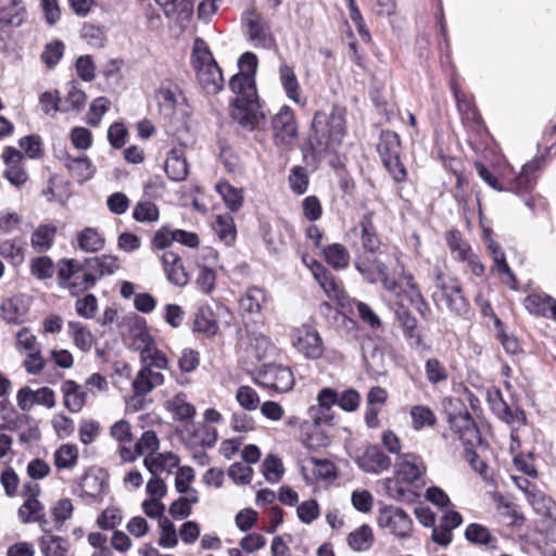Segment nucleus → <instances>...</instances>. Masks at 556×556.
Instances as JSON below:
<instances>
[{
  "mask_svg": "<svg viewBox=\"0 0 556 556\" xmlns=\"http://www.w3.org/2000/svg\"><path fill=\"white\" fill-rule=\"evenodd\" d=\"M229 88L235 94L230 108L231 118L242 129L254 130L264 118L260 111L255 78L252 75L236 74L229 80Z\"/></svg>",
  "mask_w": 556,
  "mask_h": 556,
  "instance_id": "nucleus-1",
  "label": "nucleus"
},
{
  "mask_svg": "<svg viewBox=\"0 0 556 556\" xmlns=\"http://www.w3.org/2000/svg\"><path fill=\"white\" fill-rule=\"evenodd\" d=\"M313 134L309 139L313 151L317 154L336 151L345 135V111L332 106L330 112L319 111L314 115Z\"/></svg>",
  "mask_w": 556,
  "mask_h": 556,
  "instance_id": "nucleus-2",
  "label": "nucleus"
},
{
  "mask_svg": "<svg viewBox=\"0 0 556 556\" xmlns=\"http://www.w3.org/2000/svg\"><path fill=\"white\" fill-rule=\"evenodd\" d=\"M346 236L355 253V266L358 261L380 262L376 254L380 250L381 240L374 225L372 212L364 214Z\"/></svg>",
  "mask_w": 556,
  "mask_h": 556,
  "instance_id": "nucleus-3",
  "label": "nucleus"
},
{
  "mask_svg": "<svg viewBox=\"0 0 556 556\" xmlns=\"http://www.w3.org/2000/svg\"><path fill=\"white\" fill-rule=\"evenodd\" d=\"M434 288L432 300L439 309L445 306L450 312L464 316L469 312L470 305L463 294L460 282L444 275L439 268L434 269Z\"/></svg>",
  "mask_w": 556,
  "mask_h": 556,
  "instance_id": "nucleus-4",
  "label": "nucleus"
},
{
  "mask_svg": "<svg viewBox=\"0 0 556 556\" xmlns=\"http://www.w3.org/2000/svg\"><path fill=\"white\" fill-rule=\"evenodd\" d=\"M60 286L68 289L72 294L89 290L94 287V278L86 274L80 263L74 258H63L58 264Z\"/></svg>",
  "mask_w": 556,
  "mask_h": 556,
  "instance_id": "nucleus-5",
  "label": "nucleus"
},
{
  "mask_svg": "<svg viewBox=\"0 0 556 556\" xmlns=\"http://www.w3.org/2000/svg\"><path fill=\"white\" fill-rule=\"evenodd\" d=\"M241 22L249 41L254 48L269 50L276 46L270 25L254 8L243 12Z\"/></svg>",
  "mask_w": 556,
  "mask_h": 556,
  "instance_id": "nucleus-6",
  "label": "nucleus"
},
{
  "mask_svg": "<svg viewBox=\"0 0 556 556\" xmlns=\"http://www.w3.org/2000/svg\"><path fill=\"white\" fill-rule=\"evenodd\" d=\"M254 381L276 392H288L294 386V377L290 367L281 364H264L255 374Z\"/></svg>",
  "mask_w": 556,
  "mask_h": 556,
  "instance_id": "nucleus-7",
  "label": "nucleus"
},
{
  "mask_svg": "<svg viewBox=\"0 0 556 556\" xmlns=\"http://www.w3.org/2000/svg\"><path fill=\"white\" fill-rule=\"evenodd\" d=\"M292 346L308 359H318L324 354V342L319 332L309 325L296 327L291 332Z\"/></svg>",
  "mask_w": 556,
  "mask_h": 556,
  "instance_id": "nucleus-8",
  "label": "nucleus"
},
{
  "mask_svg": "<svg viewBox=\"0 0 556 556\" xmlns=\"http://www.w3.org/2000/svg\"><path fill=\"white\" fill-rule=\"evenodd\" d=\"M155 99L164 118L170 121L178 114H185L186 98L176 84L163 81L155 91Z\"/></svg>",
  "mask_w": 556,
  "mask_h": 556,
  "instance_id": "nucleus-9",
  "label": "nucleus"
},
{
  "mask_svg": "<svg viewBox=\"0 0 556 556\" xmlns=\"http://www.w3.org/2000/svg\"><path fill=\"white\" fill-rule=\"evenodd\" d=\"M377 520L380 528L399 538H406L410 533L413 521L402 508L387 506L380 509Z\"/></svg>",
  "mask_w": 556,
  "mask_h": 556,
  "instance_id": "nucleus-10",
  "label": "nucleus"
},
{
  "mask_svg": "<svg viewBox=\"0 0 556 556\" xmlns=\"http://www.w3.org/2000/svg\"><path fill=\"white\" fill-rule=\"evenodd\" d=\"M356 270L362 277L369 283H376L381 281L383 288L389 291L392 295L399 296L402 287L394 279L389 277L387 266L380 261L378 263H368V261H358L356 264Z\"/></svg>",
  "mask_w": 556,
  "mask_h": 556,
  "instance_id": "nucleus-11",
  "label": "nucleus"
},
{
  "mask_svg": "<svg viewBox=\"0 0 556 556\" xmlns=\"http://www.w3.org/2000/svg\"><path fill=\"white\" fill-rule=\"evenodd\" d=\"M450 426L465 447H473L481 443L480 432L468 410L450 416Z\"/></svg>",
  "mask_w": 556,
  "mask_h": 556,
  "instance_id": "nucleus-12",
  "label": "nucleus"
},
{
  "mask_svg": "<svg viewBox=\"0 0 556 556\" xmlns=\"http://www.w3.org/2000/svg\"><path fill=\"white\" fill-rule=\"evenodd\" d=\"M422 458L414 453L399 455L394 464L397 480L413 484L426 473Z\"/></svg>",
  "mask_w": 556,
  "mask_h": 556,
  "instance_id": "nucleus-13",
  "label": "nucleus"
},
{
  "mask_svg": "<svg viewBox=\"0 0 556 556\" xmlns=\"http://www.w3.org/2000/svg\"><path fill=\"white\" fill-rule=\"evenodd\" d=\"M338 393L331 388H324L317 395V405L308 408V416L315 426L331 425L334 418L332 410L337 404Z\"/></svg>",
  "mask_w": 556,
  "mask_h": 556,
  "instance_id": "nucleus-14",
  "label": "nucleus"
},
{
  "mask_svg": "<svg viewBox=\"0 0 556 556\" xmlns=\"http://www.w3.org/2000/svg\"><path fill=\"white\" fill-rule=\"evenodd\" d=\"M395 317L409 346L418 352L428 351L429 346L422 339L417 326V319L407 307L400 304L395 309Z\"/></svg>",
  "mask_w": 556,
  "mask_h": 556,
  "instance_id": "nucleus-15",
  "label": "nucleus"
},
{
  "mask_svg": "<svg viewBox=\"0 0 556 556\" xmlns=\"http://www.w3.org/2000/svg\"><path fill=\"white\" fill-rule=\"evenodd\" d=\"M164 380V375L161 371L141 366L132 380L135 393L132 401H136L139 407H142L143 397L155 388L161 387Z\"/></svg>",
  "mask_w": 556,
  "mask_h": 556,
  "instance_id": "nucleus-16",
  "label": "nucleus"
},
{
  "mask_svg": "<svg viewBox=\"0 0 556 556\" xmlns=\"http://www.w3.org/2000/svg\"><path fill=\"white\" fill-rule=\"evenodd\" d=\"M488 402L492 412L503 421L509 425H523L526 415L519 407L509 406L503 399V394L498 389L488 391Z\"/></svg>",
  "mask_w": 556,
  "mask_h": 556,
  "instance_id": "nucleus-17",
  "label": "nucleus"
},
{
  "mask_svg": "<svg viewBox=\"0 0 556 556\" xmlns=\"http://www.w3.org/2000/svg\"><path fill=\"white\" fill-rule=\"evenodd\" d=\"M540 168V161L533 160L522 166L521 173L510 182L509 190L520 197H525V204L533 208V201L528 194L534 187L535 180L532 174Z\"/></svg>",
  "mask_w": 556,
  "mask_h": 556,
  "instance_id": "nucleus-18",
  "label": "nucleus"
},
{
  "mask_svg": "<svg viewBox=\"0 0 556 556\" xmlns=\"http://www.w3.org/2000/svg\"><path fill=\"white\" fill-rule=\"evenodd\" d=\"M356 464L368 473H381L392 466L391 458L377 445H369L356 458Z\"/></svg>",
  "mask_w": 556,
  "mask_h": 556,
  "instance_id": "nucleus-19",
  "label": "nucleus"
},
{
  "mask_svg": "<svg viewBox=\"0 0 556 556\" xmlns=\"http://www.w3.org/2000/svg\"><path fill=\"white\" fill-rule=\"evenodd\" d=\"M58 157L78 182L91 179L96 173V167L86 155L73 156L64 151Z\"/></svg>",
  "mask_w": 556,
  "mask_h": 556,
  "instance_id": "nucleus-20",
  "label": "nucleus"
},
{
  "mask_svg": "<svg viewBox=\"0 0 556 556\" xmlns=\"http://www.w3.org/2000/svg\"><path fill=\"white\" fill-rule=\"evenodd\" d=\"M28 13L23 0H10L0 7V30L7 31L21 27L27 20Z\"/></svg>",
  "mask_w": 556,
  "mask_h": 556,
  "instance_id": "nucleus-21",
  "label": "nucleus"
},
{
  "mask_svg": "<svg viewBox=\"0 0 556 556\" xmlns=\"http://www.w3.org/2000/svg\"><path fill=\"white\" fill-rule=\"evenodd\" d=\"M275 138L281 143H288L296 136V125L293 112L288 106H282L273 118Z\"/></svg>",
  "mask_w": 556,
  "mask_h": 556,
  "instance_id": "nucleus-22",
  "label": "nucleus"
},
{
  "mask_svg": "<svg viewBox=\"0 0 556 556\" xmlns=\"http://www.w3.org/2000/svg\"><path fill=\"white\" fill-rule=\"evenodd\" d=\"M140 340L144 344L139 355L141 366L159 371L166 369L168 366L167 357L156 348L154 340L149 334H142Z\"/></svg>",
  "mask_w": 556,
  "mask_h": 556,
  "instance_id": "nucleus-23",
  "label": "nucleus"
},
{
  "mask_svg": "<svg viewBox=\"0 0 556 556\" xmlns=\"http://www.w3.org/2000/svg\"><path fill=\"white\" fill-rule=\"evenodd\" d=\"M161 262L167 280L178 287H184L188 282V275L182 265L180 256L173 251H165L161 255Z\"/></svg>",
  "mask_w": 556,
  "mask_h": 556,
  "instance_id": "nucleus-24",
  "label": "nucleus"
},
{
  "mask_svg": "<svg viewBox=\"0 0 556 556\" xmlns=\"http://www.w3.org/2000/svg\"><path fill=\"white\" fill-rule=\"evenodd\" d=\"M197 77L202 88L207 93L216 94L224 86V77L217 63L195 68Z\"/></svg>",
  "mask_w": 556,
  "mask_h": 556,
  "instance_id": "nucleus-25",
  "label": "nucleus"
},
{
  "mask_svg": "<svg viewBox=\"0 0 556 556\" xmlns=\"http://www.w3.org/2000/svg\"><path fill=\"white\" fill-rule=\"evenodd\" d=\"M22 523H38L42 529L48 525L45 505L38 500H24L17 510Z\"/></svg>",
  "mask_w": 556,
  "mask_h": 556,
  "instance_id": "nucleus-26",
  "label": "nucleus"
},
{
  "mask_svg": "<svg viewBox=\"0 0 556 556\" xmlns=\"http://www.w3.org/2000/svg\"><path fill=\"white\" fill-rule=\"evenodd\" d=\"M64 406L72 413H78L86 404L87 392L74 380H65L61 386Z\"/></svg>",
  "mask_w": 556,
  "mask_h": 556,
  "instance_id": "nucleus-27",
  "label": "nucleus"
},
{
  "mask_svg": "<svg viewBox=\"0 0 556 556\" xmlns=\"http://www.w3.org/2000/svg\"><path fill=\"white\" fill-rule=\"evenodd\" d=\"M179 457L174 453H159L156 455H147L143 465L152 476H159L163 471L170 473L173 469L179 466Z\"/></svg>",
  "mask_w": 556,
  "mask_h": 556,
  "instance_id": "nucleus-28",
  "label": "nucleus"
},
{
  "mask_svg": "<svg viewBox=\"0 0 556 556\" xmlns=\"http://www.w3.org/2000/svg\"><path fill=\"white\" fill-rule=\"evenodd\" d=\"M525 306L532 314L541 315L556 321V300L552 296H542L533 293L526 298Z\"/></svg>",
  "mask_w": 556,
  "mask_h": 556,
  "instance_id": "nucleus-29",
  "label": "nucleus"
},
{
  "mask_svg": "<svg viewBox=\"0 0 556 556\" xmlns=\"http://www.w3.org/2000/svg\"><path fill=\"white\" fill-rule=\"evenodd\" d=\"M314 278L318 281L325 293L329 299H340L344 293L341 285L336 280L333 275L321 264L314 262L313 265Z\"/></svg>",
  "mask_w": 556,
  "mask_h": 556,
  "instance_id": "nucleus-30",
  "label": "nucleus"
},
{
  "mask_svg": "<svg viewBox=\"0 0 556 556\" xmlns=\"http://www.w3.org/2000/svg\"><path fill=\"white\" fill-rule=\"evenodd\" d=\"M58 228L53 224H40L30 236V243L37 253L48 252L54 244Z\"/></svg>",
  "mask_w": 556,
  "mask_h": 556,
  "instance_id": "nucleus-31",
  "label": "nucleus"
},
{
  "mask_svg": "<svg viewBox=\"0 0 556 556\" xmlns=\"http://www.w3.org/2000/svg\"><path fill=\"white\" fill-rule=\"evenodd\" d=\"M219 329L213 309L208 305L200 306L195 313L193 330L201 332L205 337H214Z\"/></svg>",
  "mask_w": 556,
  "mask_h": 556,
  "instance_id": "nucleus-32",
  "label": "nucleus"
},
{
  "mask_svg": "<svg viewBox=\"0 0 556 556\" xmlns=\"http://www.w3.org/2000/svg\"><path fill=\"white\" fill-rule=\"evenodd\" d=\"M279 78L287 97L294 103L304 105L305 99L301 98L300 85L293 68L287 64L280 65Z\"/></svg>",
  "mask_w": 556,
  "mask_h": 556,
  "instance_id": "nucleus-33",
  "label": "nucleus"
},
{
  "mask_svg": "<svg viewBox=\"0 0 556 556\" xmlns=\"http://www.w3.org/2000/svg\"><path fill=\"white\" fill-rule=\"evenodd\" d=\"M76 248L86 253H96L104 248V237L94 228L87 227L76 237Z\"/></svg>",
  "mask_w": 556,
  "mask_h": 556,
  "instance_id": "nucleus-34",
  "label": "nucleus"
},
{
  "mask_svg": "<svg viewBox=\"0 0 556 556\" xmlns=\"http://www.w3.org/2000/svg\"><path fill=\"white\" fill-rule=\"evenodd\" d=\"M267 302L266 291L258 287H251L240 299L239 306L243 313L258 314Z\"/></svg>",
  "mask_w": 556,
  "mask_h": 556,
  "instance_id": "nucleus-35",
  "label": "nucleus"
},
{
  "mask_svg": "<svg viewBox=\"0 0 556 556\" xmlns=\"http://www.w3.org/2000/svg\"><path fill=\"white\" fill-rule=\"evenodd\" d=\"M26 242L22 239H7L0 243V255L12 266L18 267L25 261Z\"/></svg>",
  "mask_w": 556,
  "mask_h": 556,
  "instance_id": "nucleus-36",
  "label": "nucleus"
},
{
  "mask_svg": "<svg viewBox=\"0 0 556 556\" xmlns=\"http://www.w3.org/2000/svg\"><path fill=\"white\" fill-rule=\"evenodd\" d=\"M401 150V140L396 132L391 130L381 132L378 143V153L382 162L400 156Z\"/></svg>",
  "mask_w": 556,
  "mask_h": 556,
  "instance_id": "nucleus-37",
  "label": "nucleus"
},
{
  "mask_svg": "<svg viewBox=\"0 0 556 556\" xmlns=\"http://www.w3.org/2000/svg\"><path fill=\"white\" fill-rule=\"evenodd\" d=\"M165 172L169 179L182 181L188 176V164L179 150H172L165 162Z\"/></svg>",
  "mask_w": 556,
  "mask_h": 556,
  "instance_id": "nucleus-38",
  "label": "nucleus"
},
{
  "mask_svg": "<svg viewBox=\"0 0 556 556\" xmlns=\"http://www.w3.org/2000/svg\"><path fill=\"white\" fill-rule=\"evenodd\" d=\"M247 349L254 358L261 361L274 349L270 339L263 332L247 330Z\"/></svg>",
  "mask_w": 556,
  "mask_h": 556,
  "instance_id": "nucleus-39",
  "label": "nucleus"
},
{
  "mask_svg": "<svg viewBox=\"0 0 556 556\" xmlns=\"http://www.w3.org/2000/svg\"><path fill=\"white\" fill-rule=\"evenodd\" d=\"M374 533L368 525H362L348 535V544L354 552H366L374 544Z\"/></svg>",
  "mask_w": 556,
  "mask_h": 556,
  "instance_id": "nucleus-40",
  "label": "nucleus"
},
{
  "mask_svg": "<svg viewBox=\"0 0 556 556\" xmlns=\"http://www.w3.org/2000/svg\"><path fill=\"white\" fill-rule=\"evenodd\" d=\"M216 191L223 198L226 206L232 211H238L243 203V190L231 186L228 181L222 180L215 186Z\"/></svg>",
  "mask_w": 556,
  "mask_h": 556,
  "instance_id": "nucleus-41",
  "label": "nucleus"
},
{
  "mask_svg": "<svg viewBox=\"0 0 556 556\" xmlns=\"http://www.w3.org/2000/svg\"><path fill=\"white\" fill-rule=\"evenodd\" d=\"M166 407L177 420H188L195 415L194 406L187 402V396L184 393H179L167 401Z\"/></svg>",
  "mask_w": 556,
  "mask_h": 556,
  "instance_id": "nucleus-42",
  "label": "nucleus"
},
{
  "mask_svg": "<svg viewBox=\"0 0 556 556\" xmlns=\"http://www.w3.org/2000/svg\"><path fill=\"white\" fill-rule=\"evenodd\" d=\"M326 262L336 269H344L349 266L350 253L341 243H333L323 250Z\"/></svg>",
  "mask_w": 556,
  "mask_h": 556,
  "instance_id": "nucleus-43",
  "label": "nucleus"
},
{
  "mask_svg": "<svg viewBox=\"0 0 556 556\" xmlns=\"http://www.w3.org/2000/svg\"><path fill=\"white\" fill-rule=\"evenodd\" d=\"M446 244L455 258L462 261L472 252L470 244L463 239L459 230L451 229L445 233Z\"/></svg>",
  "mask_w": 556,
  "mask_h": 556,
  "instance_id": "nucleus-44",
  "label": "nucleus"
},
{
  "mask_svg": "<svg viewBox=\"0 0 556 556\" xmlns=\"http://www.w3.org/2000/svg\"><path fill=\"white\" fill-rule=\"evenodd\" d=\"M81 494L80 496L96 502L98 501L104 491V481L96 475L86 473L80 481Z\"/></svg>",
  "mask_w": 556,
  "mask_h": 556,
  "instance_id": "nucleus-45",
  "label": "nucleus"
},
{
  "mask_svg": "<svg viewBox=\"0 0 556 556\" xmlns=\"http://www.w3.org/2000/svg\"><path fill=\"white\" fill-rule=\"evenodd\" d=\"M78 459V448L73 444H62L53 454L54 465L58 470L72 469Z\"/></svg>",
  "mask_w": 556,
  "mask_h": 556,
  "instance_id": "nucleus-46",
  "label": "nucleus"
},
{
  "mask_svg": "<svg viewBox=\"0 0 556 556\" xmlns=\"http://www.w3.org/2000/svg\"><path fill=\"white\" fill-rule=\"evenodd\" d=\"M465 538L475 545H484L495 548V538L490 533L489 529L480 523H470L465 530Z\"/></svg>",
  "mask_w": 556,
  "mask_h": 556,
  "instance_id": "nucleus-47",
  "label": "nucleus"
},
{
  "mask_svg": "<svg viewBox=\"0 0 556 556\" xmlns=\"http://www.w3.org/2000/svg\"><path fill=\"white\" fill-rule=\"evenodd\" d=\"M26 311L20 298H10L1 304V315L7 323L21 324L24 320Z\"/></svg>",
  "mask_w": 556,
  "mask_h": 556,
  "instance_id": "nucleus-48",
  "label": "nucleus"
},
{
  "mask_svg": "<svg viewBox=\"0 0 556 556\" xmlns=\"http://www.w3.org/2000/svg\"><path fill=\"white\" fill-rule=\"evenodd\" d=\"M70 544L67 540L53 534L40 539V549L45 556H66Z\"/></svg>",
  "mask_w": 556,
  "mask_h": 556,
  "instance_id": "nucleus-49",
  "label": "nucleus"
},
{
  "mask_svg": "<svg viewBox=\"0 0 556 556\" xmlns=\"http://www.w3.org/2000/svg\"><path fill=\"white\" fill-rule=\"evenodd\" d=\"M68 333L74 340L75 345L84 352L89 351L93 344L91 332L78 321H68Z\"/></svg>",
  "mask_w": 556,
  "mask_h": 556,
  "instance_id": "nucleus-50",
  "label": "nucleus"
},
{
  "mask_svg": "<svg viewBox=\"0 0 556 556\" xmlns=\"http://www.w3.org/2000/svg\"><path fill=\"white\" fill-rule=\"evenodd\" d=\"M215 233L226 244L230 245L236 239L233 218L230 215H218L214 225Z\"/></svg>",
  "mask_w": 556,
  "mask_h": 556,
  "instance_id": "nucleus-51",
  "label": "nucleus"
},
{
  "mask_svg": "<svg viewBox=\"0 0 556 556\" xmlns=\"http://www.w3.org/2000/svg\"><path fill=\"white\" fill-rule=\"evenodd\" d=\"M527 501L538 515L542 517L552 516V509L555 507V502L551 496L546 495L541 490L536 489L534 492H532L527 497Z\"/></svg>",
  "mask_w": 556,
  "mask_h": 556,
  "instance_id": "nucleus-52",
  "label": "nucleus"
},
{
  "mask_svg": "<svg viewBox=\"0 0 556 556\" xmlns=\"http://www.w3.org/2000/svg\"><path fill=\"white\" fill-rule=\"evenodd\" d=\"M30 274L38 280H47L53 277L54 263L46 255L34 257L29 264Z\"/></svg>",
  "mask_w": 556,
  "mask_h": 556,
  "instance_id": "nucleus-53",
  "label": "nucleus"
},
{
  "mask_svg": "<svg viewBox=\"0 0 556 556\" xmlns=\"http://www.w3.org/2000/svg\"><path fill=\"white\" fill-rule=\"evenodd\" d=\"M412 425L415 430H421L425 427H431L435 424L434 413L424 405H415L410 408Z\"/></svg>",
  "mask_w": 556,
  "mask_h": 556,
  "instance_id": "nucleus-54",
  "label": "nucleus"
},
{
  "mask_svg": "<svg viewBox=\"0 0 556 556\" xmlns=\"http://www.w3.org/2000/svg\"><path fill=\"white\" fill-rule=\"evenodd\" d=\"M191 59H192V64H193L194 68H199L202 66H207L208 64L217 63L214 60L213 54H212L207 43L202 38H195L193 49H192Z\"/></svg>",
  "mask_w": 556,
  "mask_h": 556,
  "instance_id": "nucleus-55",
  "label": "nucleus"
},
{
  "mask_svg": "<svg viewBox=\"0 0 556 556\" xmlns=\"http://www.w3.org/2000/svg\"><path fill=\"white\" fill-rule=\"evenodd\" d=\"M66 97L64 99V112L70 110H80L87 100L86 93L78 88L75 81H70L66 85Z\"/></svg>",
  "mask_w": 556,
  "mask_h": 556,
  "instance_id": "nucleus-56",
  "label": "nucleus"
},
{
  "mask_svg": "<svg viewBox=\"0 0 556 556\" xmlns=\"http://www.w3.org/2000/svg\"><path fill=\"white\" fill-rule=\"evenodd\" d=\"M132 217L139 223H153L160 217L157 206L151 201H139L132 212Z\"/></svg>",
  "mask_w": 556,
  "mask_h": 556,
  "instance_id": "nucleus-57",
  "label": "nucleus"
},
{
  "mask_svg": "<svg viewBox=\"0 0 556 556\" xmlns=\"http://www.w3.org/2000/svg\"><path fill=\"white\" fill-rule=\"evenodd\" d=\"M406 285L409 288V301L415 306V308L419 312L422 318L428 319L430 315V307L422 296L421 292L417 288L414 282L413 276L408 275L405 277Z\"/></svg>",
  "mask_w": 556,
  "mask_h": 556,
  "instance_id": "nucleus-58",
  "label": "nucleus"
},
{
  "mask_svg": "<svg viewBox=\"0 0 556 556\" xmlns=\"http://www.w3.org/2000/svg\"><path fill=\"white\" fill-rule=\"evenodd\" d=\"M425 374L431 384L445 382L448 378L445 366L438 358H429L425 364Z\"/></svg>",
  "mask_w": 556,
  "mask_h": 556,
  "instance_id": "nucleus-59",
  "label": "nucleus"
},
{
  "mask_svg": "<svg viewBox=\"0 0 556 556\" xmlns=\"http://www.w3.org/2000/svg\"><path fill=\"white\" fill-rule=\"evenodd\" d=\"M289 185L291 190L301 195L307 191L308 188V175L307 169L303 166H294L290 170Z\"/></svg>",
  "mask_w": 556,
  "mask_h": 556,
  "instance_id": "nucleus-60",
  "label": "nucleus"
},
{
  "mask_svg": "<svg viewBox=\"0 0 556 556\" xmlns=\"http://www.w3.org/2000/svg\"><path fill=\"white\" fill-rule=\"evenodd\" d=\"M156 3L163 9L164 14L167 17H172L175 14H188L192 12L193 1L192 0H155Z\"/></svg>",
  "mask_w": 556,
  "mask_h": 556,
  "instance_id": "nucleus-61",
  "label": "nucleus"
},
{
  "mask_svg": "<svg viewBox=\"0 0 556 556\" xmlns=\"http://www.w3.org/2000/svg\"><path fill=\"white\" fill-rule=\"evenodd\" d=\"M262 471L269 483H277L283 475V466L278 457L268 455L262 464Z\"/></svg>",
  "mask_w": 556,
  "mask_h": 556,
  "instance_id": "nucleus-62",
  "label": "nucleus"
},
{
  "mask_svg": "<svg viewBox=\"0 0 556 556\" xmlns=\"http://www.w3.org/2000/svg\"><path fill=\"white\" fill-rule=\"evenodd\" d=\"M236 400L245 410H255L260 405V396L250 386L239 387L236 392Z\"/></svg>",
  "mask_w": 556,
  "mask_h": 556,
  "instance_id": "nucleus-63",
  "label": "nucleus"
},
{
  "mask_svg": "<svg viewBox=\"0 0 556 556\" xmlns=\"http://www.w3.org/2000/svg\"><path fill=\"white\" fill-rule=\"evenodd\" d=\"M160 441L156 433L152 430L144 431L140 439L135 443L138 455H153L159 450Z\"/></svg>",
  "mask_w": 556,
  "mask_h": 556,
  "instance_id": "nucleus-64",
  "label": "nucleus"
}]
</instances>
